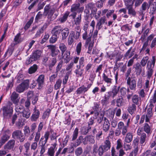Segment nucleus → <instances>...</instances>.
<instances>
[{"instance_id": "obj_1", "label": "nucleus", "mask_w": 156, "mask_h": 156, "mask_svg": "<svg viewBox=\"0 0 156 156\" xmlns=\"http://www.w3.org/2000/svg\"><path fill=\"white\" fill-rule=\"evenodd\" d=\"M41 53V51L40 50L35 51L32 55H30V58L26 61L25 64L29 65L32 62L37 60L40 58Z\"/></svg>"}, {"instance_id": "obj_2", "label": "nucleus", "mask_w": 156, "mask_h": 156, "mask_svg": "<svg viewBox=\"0 0 156 156\" xmlns=\"http://www.w3.org/2000/svg\"><path fill=\"white\" fill-rule=\"evenodd\" d=\"M155 62V59L154 57H152V60L151 61H148L147 66L148 69L147 72V78L150 79L153 72V69L154 68Z\"/></svg>"}, {"instance_id": "obj_3", "label": "nucleus", "mask_w": 156, "mask_h": 156, "mask_svg": "<svg viewBox=\"0 0 156 156\" xmlns=\"http://www.w3.org/2000/svg\"><path fill=\"white\" fill-rule=\"evenodd\" d=\"M29 85V80H26L19 84L16 88V91L19 93L23 92L28 88Z\"/></svg>"}, {"instance_id": "obj_4", "label": "nucleus", "mask_w": 156, "mask_h": 156, "mask_svg": "<svg viewBox=\"0 0 156 156\" xmlns=\"http://www.w3.org/2000/svg\"><path fill=\"white\" fill-rule=\"evenodd\" d=\"M150 105H148V107L147 106V111L145 115V122H149L150 119L151 118L153 115V112L152 109L154 107V105L153 104L150 103Z\"/></svg>"}, {"instance_id": "obj_5", "label": "nucleus", "mask_w": 156, "mask_h": 156, "mask_svg": "<svg viewBox=\"0 0 156 156\" xmlns=\"http://www.w3.org/2000/svg\"><path fill=\"white\" fill-rule=\"evenodd\" d=\"M12 137L15 139H18L20 142H23L25 139L21 131L19 130H15L12 133Z\"/></svg>"}, {"instance_id": "obj_6", "label": "nucleus", "mask_w": 156, "mask_h": 156, "mask_svg": "<svg viewBox=\"0 0 156 156\" xmlns=\"http://www.w3.org/2000/svg\"><path fill=\"white\" fill-rule=\"evenodd\" d=\"M4 119H9L10 117V102L8 101L7 104L2 108L1 109Z\"/></svg>"}, {"instance_id": "obj_7", "label": "nucleus", "mask_w": 156, "mask_h": 156, "mask_svg": "<svg viewBox=\"0 0 156 156\" xmlns=\"http://www.w3.org/2000/svg\"><path fill=\"white\" fill-rule=\"evenodd\" d=\"M44 126V122H41L38 126L37 129L36 133L35 136L34 138V141L38 142L41 136V132Z\"/></svg>"}, {"instance_id": "obj_8", "label": "nucleus", "mask_w": 156, "mask_h": 156, "mask_svg": "<svg viewBox=\"0 0 156 156\" xmlns=\"http://www.w3.org/2000/svg\"><path fill=\"white\" fill-rule=\"evenodd\" d=\"M111 91L106 93L104 97L101 101V103L103 106H106L109 103V99L111 96Z\"/></svg>"}, {"instance_id": "obj_9", "label": "nucleus", "mask_w": 156, "mask_h": 156, "mask_svg": "<svg viewBox=\"0 0 156 156\" xmlns=\"http://www.w3.org/2000/svg\"><path fill=\"white\" fill-rule=\"evenodd\" d=\"M27 96L28 98L30 99V100L31 101L33 105L35 104L38 100V97L34 95V94L33 92L32 91L28 92Z\"/></svg>"}, {"instance_id": "obj_10", "label": "nucleus", "mask_w": 156, "mask_h": 156, "mask_svg": "<svg viewBox=\"0 0 156 156\" xmlns=\"http://www.w3.org/2000/svg\"><path fill=\"white\" fill-rule=\"evenodd\" d=\"M33 112L30 117V119L32 121H36L39 118L40 113L38 110L37 109L36 107H35L33 109Z\"/></svg>"}, {"instance_id": "obj_11", "label": "nucleus", "mask_w": 156, "mask_h": 156, "mask_svg": "<svg viewBox=\"0 0 156 156\" xmlns=\"http://www.w3.org/2000/svg\"><path fill=\"white\" fill-rule=\"evenodd\" d=\"M70 51L69 50H67L62 55L61 54V56L63 59L65 63H68L72 59V58L70 56Z\"/></svg>"}, {"instance_id": "obj_12", "label": "nucleus", "mask_w": 156, "mask_h": 156, "mask_svg": "<svg viewBox=\"0 0 156 156\" xmlns=\"http://www.w3.org/2000/svg\"><path fill=\"white\" fill-rule=\"evenodd\" d=\"M104 23L107 24L105 16H103L98 20L96 25V29L98 30H100L102 27V24Z\"/></svg>"}, {"instance_id": "obj_13", "label": "nucleus", "mask_w": 156, "mask_h": 156, "mask_svg": "<svg viewBox=\"0 0 156 156\" xmlns=\"http://www.w3.org/2000/svg\"><path fill=\"white\" fill-rule=\"evenodd\" d=\"M110 123L108 120L105 117L104 119V122H103L102 129L103 131L107 132L110 129Z\"/></svg>"}, {"instance_id": "obj_14", "label": "nucleus", "mask_w": 156, "mask_h": 156, "mask_svg": "<svg viewBox=\"0 0 156 156\" xmlns=\"http://www.w3.org/2000/svg\"><path fill=\"white\" fill-rule=\"evenodd\" d=\"M62 28L59 26H55L52 30L51 34L59 37Z\"/></svg>"}, {"instance_id": "obj_15", "label": "nucleus", "mask_w": 156, "mask_h": 156, "mask_svg": "<svg viewBox=\"0 0 156 156\" xmlns=\"http://www.w3.org/2000/svg\"><path fill=\"white\" fill-rule=\"evenodd\" d=\"M52 146H51L48 149L47 154L48 156H54L55 151L56 150L57 144L54 143L52 144Z\"/></svg>"}, {"instance_id": "obj_16", "label": "nucleus", "mask_w": 156, "mask_h": 156, "mask_svg": "<svg viewBox=\"0 0 156 156\" xmlns=\"http://www.w3.org/2000/svg\"><path fill=\"white\" fill-rule=\"evenodd\" d=\"M133 68L135 69V72L137 75H139L142 71V66L140 63H136L133 66Z\"/></svg>"}, {"instance_id": "obj_17", "label": "nucleus", "mask_w": 156, "mask_h": 156, "mask_svg": "<svg viewBox=\"0 0 156 156\" xmlns=\"http://www.w3.org/2000/svg\"><path fill=\"white\" fill-rule=\"evenodd\" d=\"M55 11V9L52 8L50 9L49 11L46 13V14L48 15L47 18L49 21H52L55 19V17H54V16H53Z\"/></svg>"}, {"instance_id": "obj_18", "label": "nucleus", "mask_w": 156, "mask_h": 156, "mask_svg": "<svg viewBox=\"0 0 156 156\" xmlns=\"http://www.w3.org/2000/svg\"><path fill=\"white\" fill-rule=\"evenodd\" d=\"M19 95L15 91L12 94L11 99L12 102L15 104H17L19 101Z\"/></svg>"}, {"instance_id": "obj_19", "label": "nucleus", "mask_w": 156, "mask_h": 156, "mask_svg": "<svg viewBox=\"0 0 156 156\" xmlns=\"http://www.w3.org/2000/svg\"><path fill=\"white\" fill-rule=\"evenodd\" d=\"M44 76L43 75H41L39 76L37 80L39 88H40L43 85L44 83Z\"/></svg>"}, {"instance_id": "obj_20", "label": "nucleus", "mask_w": 156, "mask_h": 156, "mask_svg": "<svg viewBox=\"0 0 156 156\" xmlns=\"http://www.w3.org/2000/svg\"><path fill=\"white\" fill-rule=\"evenodd\" d=\"M80 35V31H76L75 34V32L73 31L71 32L69 36V37L73 39L75 38V39H78Z\"/></svg>"}, {"instance_id": "obj_21", "label": "nucleus", "mask_w": 156, "mask_h": 156, "mask_svg": "<svg viewBox=\"0 0 156 156\" xmlns=\"http://www.w3.org/2000/svg\"><path fill=\"white\" fill-rule=\"evenodd\" d=\"M57 61L56 57H54L51 59L49 63L48 64V67L49 70L50 71L52 70V68L54 66Z\"/></svg>"}, {"instance_id": "obj_22", "label": "nucleus", "mask_w": 156, "mask_h": 156, "mask_svg": "<svg viewBox=\"0 0 156 156\" xmlns=\"http://www.w3.org/2000/svg\"><path fill=\"white\" fill-rule=\"evenodd\" d=\"M62 36V39H65L68 36L69 33V30L68 28H65L64 29H62L61 31Z\"/></svg>"}, {"instance_id": "obj_23", "label": "nucleus", "mask_w": 156, "mask_h": 156, "mask_svg": "<svg viewBox=\"0 0 156 156\" xmlns=\"http://www.w3.org/2000/svg\"><path fill=\"white\" fill-rule=\"evenodd\" d=\"M103 79L105 82L107 83L108 86H109L112 83V79L111 78H108V76L105 73H104L103 74Z\"/></svg>"}, {"instance_id": "obj_24", "label": "nucleus", "mask_w": 156, "mask_h": 156, "mask_svg": "<svg viewBox=\"0 0 156 156\" xmlns=\"http://www.w3.org/2000/svg\"><path fill=\"white\" fill-rule=\"evenodd\" d=\"M141 100V98H139L137 95L135 94L133 95L132 98V101L133 104H135L136 105H138L139 104V102Z\"/></svg>"}, {"instance_id": "obj_25", "label": "nucleus", "mask_w": 156, "mask_h": 156, "mask_svg": "<svg viewBox=\"0 0 156 156\" xmlns=\"http://www.w3.org/2000/svg\"><path fill=\"white\" fill-rule=\"evenodd\" d=\"M23 117L27 119L29 118L31 114V112L28 108L25 109L21 113Z\"/></svg>"}, {"instance_id": "obj_26", "label": "nucleus", "mask_w": 156, "mask_h": 156, "mask_svg": "<svg viewBox=\"0 0 156 156\" xmlns=\"http://www.w3.org/2000/svg\"><path fill=\"white\" fill-rule=\"evenodd\" d=\"M41 142V144L40 145L41 147V150L40 151L41 156H44L43 154L45 152L46 149L47 148V145H46V144L47 143L40 141Z\"/></svg>"}, {"instance_id": "obj_27", "label": "nucleus", "mask_w": 156, "mask_h": 156, "mask_svg": "<svg viewBox=\"0 0 156 156\" xmlns=\"http://www.w3.org/2000/svg\"><path fill=\"white\" fill-rule=\"evenodd\" d=\"M21 34L20 33H18L15 37L14 38V41L15 42V43L11 44L12 46H14L18 43L20 42L21 41Z\"/></svg>"}, {"instance_id": "obj_28", "label": "nucleus", "mask_w": 156, "mask_h": 156, "mask_svg": "<svg viewBox=\"0 0 156 156\" xmlns=\"http://www.w3.org/2000/svg\"><path fill=\"white\" fill-rule=\"evenodd\" d=\"M104 145H101V146L104 148L105 151H106L109 150L111 147V143L108 140H106L104 143Z\"/></svg>"}, {"instance_id": "obj_29", "label": "nucleus", "mask_w": 156, "mask_h": 156, "mask_svg": "<svg viewBox=\"0 0 156 156\" xmlns=\"http://www.w3.org/2000/svg\"><path fill=\"white\" fill-rule=\"evenodd\" d=\"M144 130L148 135H150L151 133V128L148 124L145 123L143 126Z\"/></svg>"}, {"instance_id": "obj_30", "label": "nucleus", "mask_w": 156, "mask_h": 156, "mask_svg": "<svg viewBox=\"0 0 156 156\" xmlns=\"http://www.w3.org/2000/svg\"><path fill=\"white\" fill-rule=\"evenodd\" d=\"M126 9L128 10V14L133 16H136V12L133 8V6L127 8Z\"/></svg>"}, {"instance_id": "obj_31", "label": "nucleus", "mask_w": 156, "mask_h": 156, "mask_svg": "<svg viewBox=\"0 0 156 156\" xmlns=\"http://www.w3.org/2000/svg\"><path fill=\"white\" fill-rule=\"evenodd\" d=\"M136 81L135 80L133 79L131 80V82L127 84L131 90L135 91L136 88Z\"/></svg>"}, {"instance_id": "obj_32", "label": "nucleus", "mask_w": 156, "mask_h": 156, "mask_svg": "<svg viewBox=\"0 0 156 156\" xmlns=\"http://www.w3.org/2000/svg\"><path fill=\"white\" fill-rule=\"evenodd\" d=\"M133 135L131 133L129 132L126 135L124 139V141L127 143L131 142L133 140Z\"/></svg>"}, {"instance_id": "obj_33", "label": "nucleus", "mask_w": 156, "mask_h": 156, "mask_svg": "<svg viewBox=\"0 0 156 156\" xmlns=\"http://www.w3.org/2000/svg\"><path fill=\"white\" fill-rule=\"evenodd\" d=\"M80 5V4L78 3L77 4H73L72 6L71 9V11L75 14H76V12L77 11Z\"/></svg>"}, {"instance_id": "obj_34", "label": "nucleus", "mask_w": 156, "mask_h": 156, "mask_svg": "<svg viewBox=\"0 0 156 156\" xmlns=\"http://www.w3.org/2000/svg\"><path fill=\"white\" fill-rule=\"evenodd\" d=\"M136 105L135 104H132L131 105L128 107V110L130 114H132L136 111Z\"/></svg>"}, {"instance_id": "obj_35", "label": "nucleus", "mask_w": 156, "mask_h": 156, "mask_svg": "<svg viewBox=\"0 0 156 156\" xmlns=\"http://www.w3.org/2000/svg\"><path fill=\"white\" fill-rule=\"evenodd\" d=\"M156 155V152H153L151 150H148L143 154L142 156H155Z\"/></svg>"}, {"instance_id": "obj_36", "label": "nucleus", "mask_w": 156, "mask_h": 156, "mask_svg": "<svg viewBox=\"0 0 156 156\" xmlns=\"http://www.w3.org/2000/svg\"><path fill=\"white\" fill-rule=\"evenodd\" d=\"M49 135L50 133L49 131H46L45 132L44 137H42L41 138L40 141L47 143L49 138Z\"/></svg>"}, {"instance_id": "obj_37", "label": "nucleus", "mask_w": 156, "mask_h": 156, "mask_svg": "<svg viewBox=\"0 0 156 156\" xmlns=\"http://www.w3.org/2000/svg\"><path fill=\"white\" fill-rule=\"evenodd\" d=\"M59 48L61 51V54H62V55L65 52L67 51V48L64 43H60L59 44Z\"/></svg>"}, {"instance_id": "obj_38", "label": "nucleus", "mask_w": 156, "mask_h": 156, "mask_svg": "<svg viewBox=\"0 0 156 156\" xmlns=\"http://www.w3.org/2000/svg\"><path fill=\"white\" fill-rule=\"evenodd\" d=\"M85 87L84 85L78 88L76 91L77 94H80L83 93H84L87 91L85 89Z\"/></svg>"}, {"instance_id": "obj_39", "label": "nucleus", "mask_w": 156, "mask_h": 156, "mask_svg": "<svg viewBox=\"0 0 156 156\" xmlns=\"http://www.w3.org/2000/svg\"><path fill=\"white\" fill-rule=\"evenodd\" d=\"M91 127L88 126V127L84 126L81 129V132L83 134L86 135L90 130Z\"/></svg>"}, {"instance_id": "obj_40", "label": "nucleus", "mask_w": 156, "mask_h": 156, "mask_svg": "<svg viewBox=\"0 0 156 156\" xmlns=\"http://www.w3.org/2000/svg\"><path fill=\"white\" fill-rule=\"evenodd\" d=\"M133 144L134 145V149L135 150V153L138 152L139 150V140L136 139L133 140Z\"/></svg>"}, {"instance_id": "obj_41", "label": "nucleus", "mask_w": 156, "mask_h": 156, "mask_svg": "<svg viewBox=\"0 0 156 156\" xmlns=\"http://www.w3.org/2000/svg\"><path fill=\"white\" fill-rule=\"evenodd\" d=\"M38 69L37 66L36 64H34L30 67L28 70V73L30 74H32L35 73Z\"/></svg>"}, {"instance_id": "obj_42", "label": "nucleus", "mask_w": 156, "mask_h": 156, "mask_svg": "<svg viewBox=\"0 0 156 156\" xmlns=\"http://www.w3.org/2000/svg\"><path fill=\"white\" fill-rule=\"evenodd\" d=\"M152 0H150L149 5H148L146 2H143L141 7L142 11H145L146 10L147 8L148 9L150 8V5L151 4V1Z\"/></svg>"}, {"instance_id": "obj_43", "label": "nucleus", "mask_w": 156, "mask_h": 156, "mask_svg": "<svg viewBox=\"0 0 156 156\" xmlns=\"http://www.w3.org/2000/svg\"><path fill=\"white\" fill-rule=\"evenodd\" d=\"M83 69H76L74 71V73L76 74V77H79L83 76Z\"/></svg>"}, {"instance_id": "obj_44", "label": "nucleus", "mask_w": 156, "mask_h": 156, "mask_svg": "<svg viewBox=\"0 0 156 156\" xmlns=\"http://www.w3.org/2000/svg\"><path fill=\"white\" fill-rule=\"evenodd\" d=\"M116 106L118 107L122 106L123 104V99L122 96H119L116 101Z\"/></svg>"}, {"instance_id": "obj_45", "label": "nucleus", "mask_w": 156, "mask_h": 156, "mask_svg": "<svg viewBox=\"0 0 156 156\" xmlns=\"http://www.w3.org/2000/svg\"><path fill=\"white\" fill-rule=\"evenodd\" d=\"M132 48V47H131L125 54L124 55V56L125 57H127L129 55V58H130L134 55V51H132L131 52Z\"/></svg>"}, {"instance_id": "obj_46", "label": "nucleus", "mask_w": 156, "mask_h": 156, "mask_svg": "<svg viewBox=\"0 0 156 156\" xmlns=\"http://www.w3.org/2000/svg\"><path fill=\"white\" fill-rule=\"evenodd\" d=\"M15 110L16 112H19L21 113L25 109L23 106L20 105L16 104Z\"/></svg>"}, {"instance_id": "obj_47", "label": "nucleus", "mask_w": 156, "mask_h": 156, "mask_svg": "<svg viewBox=\"0 0 156 156\" xmlns=\"http://www.w3.org/2000/svg\"><path fill=\"white\" fill-rule=\"evenodd\" d=\"M151 5V7L150 9L151 12L150 13L151 15H153L155 12L156 10V2H154L152 4H151L150 5Z\"/></svg>"}, {"instance_id": "obj_48", "label": "nucleus", "mask_w": 156, "mask_h": 156, "mask_svg": "<svg viewBox=\"0 0 156 156\" xmlns=\"http://www.w3.org/2000/svg\"><path fill=\"white\" fill-rule=\"evenodd\" d=\"M146 137L147 135L145 133H141L140 139V143L142 145H143V144L146 140Z\"/></svg>"}, {"instance_id": "obj_49", "label": "nucleus", "mask_w": 156, "mask_h": 156, "mask_svg": "<svg viewBox=\"0 0 156 156\" xmlns=\"http://www.w3.org/2000/svg\"><path fill=\"white\" fill-rule=\"evenodd\" d=\"M83 140V136H80L76 140L74 145L75 147H76L80 145L82 142V140Z\"/></svg>"}, {"instance_id": "obj_50", "label": "nucleus", "mask_w": 156, "mask_h": 156, "mask_svg": "<svg viewBox=\"0 0 156 156\" xmlns=\"http://www.w3.org/2000/svg\"><path fill=\"white\" fill-rule=\"evenodd\" d=\"M124 2L126 8L133 6V0H125Z\"/></svg>"}, {"instance_id": "obj_51", "label": "nucleus", "mask_w": 156, "mask_h": 156, "mask_svg": "<svg viewBox=\"0 0 156 156\" xmlns=\"http://www.w3.org/2000/svg\"><path fill=\"white\" fill-rule=\"evenodd\" d=\"M50 112L51 110L50 109H47L43 113V115L42 117V119H44L48 118Z\"/></svg>"}, {"instance_id": "obj_52", "label": "nucleus", "mask_w": 156, "mask_h": 156, "mask_svg": "<svg viewBox=\"0 0 156 156\" xmlns=\"http://www.w3.org/2000/svg\"><path fill=\"white\" fill-rule=\"evenodd\" d=\"M69 14V12H66L64 14L63 16L59 19V20L62 23L65 22Z\"/></svg>"}, {"instance_id": "obj_53", "label": "nucleus", "mask_w": 156, "mask_h": 156, "mask_svg": "<svg viewBox=\"0 0 156 156\" xmlns=\"http://www.w3.org/2000/svg\"><path fill=\"white\" fill-rule=\"evenodd\" d=\"M24 125V123L22 120L19 119L18 120L16 123V126L18 129H20Z\"/></svg>"}, {"instance_id": "obj_54", "label": "nucleus", "mask_w": 156, "mask_h": 156, "mask_svg": "<svg viewBox=\"0 0 156 156\" xmlns=\"http://www.w3.org/2000/svg\"><path fill=\"white\" fill-rule=\"evenodd\" d=\"M78 129L77 128L75 129L72 136V140H75L77 137L78 134Z\"/></svg>"}, {"instance_id": "obj_55", "label": "nucleus", "mask_w": 156, "mask_h": 156, "mask_svg": "<svg viewBox=\"0 0 156 156\" xmlns=\"http://www.w3.org/2000/svg\"><path fill=\"white\" fill-rule=\"evenodd\" d=\"M149 59L148 56H146L143 58L141 62H140V64L143 67H144L147 62Z\"/></svg>"}, {"instance_id": "obj_56", "label": "nucleus", "mask_w": 156, "mask_h": 156, "mask_svg": "<svg viewBox=\"0 0 156 156\" xmlns=\"http://www.w3.org/2000/svg\"><path fill=\"white\" fill-rule=\"evenodd\" d=\"M62 82V81L60 79H58L55 85L54 89L55 90H57L61 86Z\"/></svg>"}, {"instance_id": "obj_57", "label": "nucleus", "mask_w": 156, "mask_h": 156, "mask_svg": "<svg viewBox=\"0 0 156 156\" xmlns=\"http://www.w3.org/2000/svg\"><path fill=\"white\" fill-rule=\"evenodd\" d=\"M24 134L25 136H28L30 135V130L29 126H25L24 129Z\"/></svg>"}, {"instance_id": "obj_58", "label": "nucleus", "mask_w": 156, "mask_h": 156, "mask_svg": "<svg viewBox=\"0 0 156 156\" xmlns=\"http://www.w3.org/2000/svg\"><path fill=\"white\" fill-rule=\"evenodd\" d=\"M83 152V150L82 147H79L77 148L75 151V154L77 156L80 155Z\"/></svg>"}, {"instance_id": "obj_59", "label": "nucleus", "mask_w": 156, "mask_h": 156, "mask_svg": "<svg viewBox=\"0 0 156 156\" xmlns=\"http://www.w3.org/2000/svg\"><path fill=\"white\" fill-rule=\"evenodd\" d=\"M101 145L100 146L98 149V155L99 156H102L103 155L104 152H106V151H105L104 149Z\"/></svg>"}, {"instance_id": "obj_60", "label": "nucleus", "mask_w": 156, "mask_h": 156, "mask_svg": "<svg viewBox=\"0 0 156 156\" xmlns=\"http://www.w3.org/2000/svg\"><path fill=\"white\" fill-rule=\"evenodd\" d=\"M24 79V76L23 74L18 73L16 78L17 83H19L22 82Z\"/></svg>"}, {"instance_id": "obj_61", "label": "nucleus", "mask_w": 156, "mask_h": 156, "mask_svg": "<svg viewBox=\"0 0 156 156\" xmlns=\"http://www.w3.org/2000/svg\"><path fill=\"white\" fill-rule=\"evenodd\" d=\"M34 20V17H32L30 19V20L27 22L25 26L24 27V29L25 30H27L30 26Z\"/></svg>"}, {"instance_id": "obj_62", "label": "nucleus", "mask_w": 156, "mask_h": 156, "mask_svg": "<svg viewBox=\"0 0 156 156\" xmlns=\"http://www.w3.org/2000/svg\"><path fill=\"white\" fill-rule=\"evenodd\" d=\"M86 138H87V141L89 142L90 143L93 144L94 143L95 140L94 136H86Z\"/></svg>"}, {"instance_id": "obj_63", "label": "nucleus", "mask_w": 156, "mask_h": 156, "mask_svg": "<svg viewBox=\"0 0 156 156\" xmlns=\"http://www.w3.org/2000/svg\"><path fill=\"white\" fill-rule=\"evenodd\" d=\"M63 62L62 60L60 61L58 63L56 68V71L55 73H57L61 69L62 65Z\"/></svg>"}, {"instance_id": "obj_64", "label": "nucleus", "mask_w": 156, "mask_h": 156, "mask_svg": "<svg viewBox=\"0 0 156 156\" xmlns=\"http://www.w3.org/2000/svg\"><path fill=\"white\" fill-rule=\"evenodd\" d=\"M118 89H117V87L116 86H114L112 89V92H111L112 93V97L114 98L117 94L118 92Z\"/></svg>"}]
</instances>
